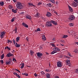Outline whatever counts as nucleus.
Returning a JSON list of instances; mask_svg holds the SVG:
<instances>
[{
    "label": "nucleus",
    "instance_id": "f257e3e1",
    "mask_svg": "<svg viewBox=\"0 0 78 78\" xmlns=\"http://www.w3.org/2000/svg\"><path fill=\"white\" fill-rule=\"evenodd\" d=\"M17 4L16 6L18 9H22L24 7L23 5L20 2H17Z\"/></svg>",
    "mask_w": 78,
    "mask_h": 78
},
{
    "label": "nucleus",
    "instance_id": "f03ea898",
    "mask_svg": "<svg viewBox=\"0 0 78 78\" xmlns=\"http://www.w3.org/2000/svg\"><path fill=\"white\" fill-rule=\"evenodd\" d=\"M6 34V32L4 31L2 32L0 34V36L1 38H3L4 37L5 35Z\"/></svg>",
    "mask_w": 78,
    "mask_h": 78
},
{
    "label": "nucleus",
    "instance_id": "7ed1b4c3",
    "mask_svg": "<svg viewBox=\"0 0 78 78\" xmlns=\"http://www.w3.org/2000/svg\"><path fill=\"white\" fill-rule=\"evenodd\" d=\"M66 63L67 65L70 66L71 64L70 63V59H66Z\"/></svg>",
    "mask_w": 78,
    "mask_h": 78
},
{
    "label": "nucleus",
    "instance_id": "20e7f679",
    "mask_svg": "<svg viewBox=\"0 0 78 78\" xmlns=\"http://www.w3.org/2000/svg\"><path fill=\"white\" fill-rule=\"evenodd\" d=\"M46 25L48 27H51L52 26V23L50 22L49 21H48L46 22Z\"/></svg>",
    "mask_w": 78,
    "mask_h": 78
},
{
    "label": "nucleus",
    "instance_id": "39448f33",
    "mask_svg": "<svg viewBox=\"0 0 78 78\" xmlns=\"http://www.w3.org/2000/svg\"><path fill=\"white\" fill-rule=\"evenodd\" d=\"M62 66V63L61 62H58L57 63V66L58 67H61Z\"/></svg>",
    "mask_w": 78,
    "mask_h": 78
},
{
    "label": "nucleus",
    "instance_id": "423d86ee",
    "mask_svg": "<svg viewBox=\"0 0 78 78\" xmlns=\"http://www.w3.org/2000/svg\"><path fill=\"white\" fill-rule=\"evenodd\" d=\"M71 5L74 7H76L78 5V4L77 3H76L75 2H72V3L71 4Z\"/></svg>",
    "mask_w": 78,
    "mask_h": 78
},
{
    "label": "nucleus",
    "instance_id": "0eeeda50",
    "mask_svg": "<svg viewBox=\"0 0 78 78\" xmlns=\"http://www.w3.org/2000/svg\"><path fill=\"white\" fill-rule=\"evenodd\" d=\"M50 22L55 25H57L58 24L57 22L53 20H51Z\"/></svg>",
    "mask_w": 78,
    "mask_h": 78
},
{
    "label": "nucleus",
    "instance_id": "6e6552de",
    "mask_svg": "<svg viewBox=\"0 0 78 78\" xmlns=\"http://www.w3.org/2000/svg\"><path fill=\"white\" fill-rule=\"evenodd\" d=\"M74 19H75V17L73 15H71L69 18V20H73Z\"/></svg>",
    "mask_w": 78,
    "mask_h": 78
},
{
    "label": "nucleus",
    "instance_id": "1a4fd4ad",
    "mask_svg": "<svg viewBox=\"0 0 78 78\" xmlns=\"http://www.w3.org/2000/svg\"><path fill=\"white\" fill-rule=\"evenodd\" d=\"M53 50L54 51H60V49L58 48L55 47L53 48Z\"/></svg>",
    "mask_w": 78,
    "mask_h": 78
},
{
    "label": "nucleus",
    "instance_id": "9d476101",
    "mask_svg": "<svg viewBox=\"0 0 78 78\" xmlns=\"http://www.w3.org/2000/svg\"><path fill=\"white\" fill-rule=\"evenodd\" d=\"M26 19H28L30 20H31V16L30 15H26Z\"/></svg>",
    "mask_w": 78,
    "mask_h": 78
},
{
    "label": "nucleus",
    "instance_id": "9b49d317",
    "mask_svg": "<svg viewBox=\"0 0 78 78\" xmlns=\"http://www.w3.org/2000/svg\"><path fill=\"white\" fill-rule=\"evenodd\" d=\"M7 56L9 57L11 56H13V55L11 53H9L7 55Z\"/></svg>",
    "mask_w": 78,
    "mask_h": 78
},
{
    "label": "nucleus",
    "instance_id": "f8f14e48",
    "mask_svg": "<svg viewBox=\"0 0 78 78\" xmlns=\"http://www.w3.org/2000/svg\"><path fill=\"white\" fill-rule=\"evenodd\" d=\"M42 54L38 52L37 53V55L38 57H41L42 56Z\"/></svg>",
    "mask_w": 78,
    "mask_h": 78
},
{
    "label": "nucleus",
    "instance_id": "ddd939ff",
    "mask_svg": "<svg viewBox=\"0 0 78 78\" xmlns=\"http://www.w3.org/2000/svg\"><path fill=\"white\" fill-rule=\"evenodd\" d=\"M22 25L24 27H26V28H28V25H27L26 24L24 23H22Z\"/></svg>",
    "mask_w": 78,
    "mask_h": 78
},
{
    "label": "nucleus",
    "instance_id": "4468645a",
    "mask_svg": "<svg viewBox=\"0 0 78 78\" xmlns=\"http://www.w3.org/2000/svg\"><path fill=\"white\" fill-rule=\"evenodd\" d=\"M17 9H12V12L14 13H16L17 12Z\"/></svg>",
    "mask_w": 78,
    "mask_h": 78
},
{
    "label": "nucleus",
    "instance_id": "2eb2a0df",
    "mask_svg": "<svg viewBox=\"0 0 78 78\" xmlns=\"http://www.w3.org/2000/svg\"><path fill=\"white\" fill-rule=\"evenodd\" d=\"M45 75L47 78H50V75L49 74L47 73Z\"/></svg>",
    "mask_w": 78,
    "mask_h": 78
},
{
    "label": "nucleus",
    "instance_id": "dca6fc26",
    "mask_svg": "<svg viewBox=\"0 0 78 78\" xmlns=\"http://www.w3.org/2000/svg\"><path fill=\"white\" fill-rule=\"evenodd\" d=\"M51 14L50 12H48L47 13L46 16H48V17H51Z\"/></svg>",
    "mask_w": 78,
    "mask_h": 78
},
{
    "label": "nucleus",
    "instance_id": "f3484780",
    "mask_svg": "<svg viewBox=\"0 0 78 78\" xmlns=\"http://www.w3.org/2000/svg\"><path fill=\"white\" fill-rule=\"evenodd\" d=\"M28 5H29L30 6H34L35 7V5H34L33 4V3H32L31 2H29L28 3Z\"/></svg>",
    "mask_w": 78,
    "mask_h": 78
},
{
    "label": "nucleus",
    "instance_id": "a211bd4d",
    "mask_svg": "<svg viewBox=\"0 0 78 78\" xmlns=\"http://www.w3.org/2000/svg\"><path fill=\"white\" fill-rule=\"evenodd\" d=\"M21 65V66L20 67V68L21 69H23L24 68L25 65L24 64V63H21V64H20V65Z\"/></svg>",
    "mask_w": 78,
    "mask_h": 78
},
{
    "label": "nucleus",
    "instance_id": "6ab92c4d",
    "mask_svg": "<svg viewBox=\"0 0 78 78\" xmlns=\"http://www.w3.org/2000/svg\"><path fill=\"white\" fill-rule=\"evenodd\" d=\"M68 7L70 11L71 12H72L73 11V9L69 5H68Z\"/></svg>",
    "mask_w": 78,
    "mask_h": 78
},
{
    "label": "nucleus",
    "instance_id": "aec40b11",
    "mask_svg": "<svg viewBox=\"0 0 78 78\" xmlns=\"http://www.w3.org/2000/svg\"><path fill=\"white\" fill-rule=\"evenodd\" d=\"M15 45H16V47H17V48L20 47L21 46V45L17 44V43H16Z\"/></svg>",
    "mask_w": 78,
    "mask_h": 78
},
{
    "label": "nucleus",
    "instance_id": "412c9836",
    "mask_svg": "<svg viewBox=\"0 0 78 78\" xmlns=\"http://www.w3.org/2000/svg\"><path fill=\"white\" fill-rule=\"evenodd\" d=\"M49 1L53 4L55 3V0H49Z\"/></svg>",
    "mask_w": 78,
    "mask_h": 78
},
{
    "label": "nucleus",
    "instance_id": "4be33fe9",
    "mask_svg": "<svg viewBox=\"0 0 78 78\" xmlns=\"http://www.w3.org/2000/svg\"><path fill=\"white\" fill-rule=\"evenodd\" d=\"M3 5H4V2H3V1L0 2V5L1 6H3Z\"/></svg>",
    "mask_w": 78,
    "mask_h": 78
},
{
    "label": "nucleus",
    "instance_id": "5701e85b",
    "mask_svg": "<svg viewBox=\"0 0 78 78\" xmlns=\"http://www.w3.org/2000/svg\"><path fill=\"white\" fill-rule=\"evenodd\" d=\"M41 31V29H40L39 28H38L37 30H35V32H38V31Z\"/></svg>",
    "mask_w": 78,
    "mask_h": 78
},
{
    "label": "nucleus",
    "instance_id": "b1692460",
    "mask_svg": "<svg viewBox=\"0 0 78 78\" xmlns=\"http://www.w3.org/2000/svg\"><path fill=\"white\" fill-rule=\"evenodd\" d=\"M20 39V37H18L16 38V41L17 42H18L19 41Z\"/></svg>",
    "mask_w": 78,
    "mask_h": 78
},
{
    "label": "nucleus",
    "instance_id": "393cba45",
    "mask_svg": "<svg viewBox=\"0 0 78 78\" xmlns=\"http://www.w3.org/2000/svg\"><path fill=\"white\" fill-rule=\"evenodd\" d=\"M30 53L31 55H33V54L34 53V52H33V51H30Z\"/></svg>",
    "mask_w": 78,
    "mask_h": 78
},
{
    "label": "nucleus",
    "instance_id": "a878e982",
    "mask_svg": "<svg viewBox=\"0 0 78 78\" xmlns=\"http://www.w3.org/2000/svg\"><path fill=\"white\" fill-rule=\"evenodd\" d=\"M5 49H7L9 51H10L11 50V48L10 47H9L8 46H7L6 47H5Z\"/></svg>",
    "mask_w": 78,
    "mask_h": 78
},
{
    "label": "nucleus",
    "instance_id": "bb28decb",
    "mask_svg": "<svg viewBox=\"0 0 78 78\" xmlns=\"http://www.w3.org/2000/svg\"><path fill=\"white\" fill-rule=\"evenodd\" d=\"M57 52L56 51H53L52 52H51V54L53 55Z\"/></svg>",
    "mask_w": 78,
    "mask_h": 78
},
{
    "label": "nucleus",
    "instance_id": "cd10ccee",
    "mask_svg": "<svg viewBox=\"0 0 78 78\" xmlns=\"http://www.w3.org/2000/svg\"><path fill=\"white\" fill-rule=\"evenodd\" d=\"M74 52L76 53H78V49H75L74 51Z\"/></svg>",
    "mask_w": 78,
    "mask_h": 78
},
{
    "label": "nucleus",
    "instance_id": "c85d7f7f",
    "mask_svg": "<svg viewBox=\"0 0 78 78\" xmlns=\"http://www.w3.org/2000/svg\"><path fill=\"white\" fill-rule=\"evenodd\" d=\"M47 6H48V7H51V3H49L48 4H47Z\"/></svg>",
    "mask_w": 78,
    "mask_h": 78
},
{
    "label": "nucleus",
    "instance_id": "c756f323",
    "mask_svg": "<svg viewBox=\"0 0 78 78\" xmlns=\"http://www.w3.org/2000/svg\"><path fill=\"white\" fill-rule=\"evenodd\" d=\"M15 19H16L15 17L13 18L12 20H11V22H13L14 21V20Z\"/></svg>",
    "mask_w": 78,
    "mask_h": 78
},
{
    "label": "nucleus",
    "instance_id": "7c9ffc66",
    "mask_svg": "<svg viewBox=\"0 0 78 78\" xmlns=\"http://www.w3.org/2000/svg\"><path fill=\"white\" fill-rule=\"evenodd\" d=\"M64 58H68V59H69L70 58L68 56H66V55H64Z\"/></svg>",
    "mask_w": 78,
    "mask_h": 78
},
{
    "label": "nucleus",
    "instance_id": "2f4dec72",
    "mask_svg": "<svg viewBox=\"0 0 78 78\" xmlns=\"http://www.w3.org/2000/svg\"><path fill=\"white\" fill-rule=\"evenodd\" d=\"M4 54H3L1 56V59H3V58H4Z\"/></svg>",
    "mask_w": 78,
    "mask_h": 78
},
{
    "label": "nucleus",
    "instance_id": "473e14b6",
    "mask_svg": "<svg viewBox=\"0 0 78 78\" xmlns=\"http://www.w3.org/2000/svg\"><path fill=\"white\" fill-rule=\"evenodd\" d=\"M50 45L52 46V47H55V44H54L53 43H51L50 44Z\"/></svg>",
    "mask_w": 78,
    "mask_h": 78
},
{
    "label": "nucleus",
    "instance_id": "72a5a7b5",
    "mask_svg": "<svg viewBox=\"0 0 78 78\" xmlns=\"http://www.w3.org/2000/svg\"><path fill=\"white\" fill-rule=\"evenodd\" d=\"M69 26H70V27H73V23H70L69 24Z\"/></svg>",
    "mask_w": 78,
    "mask_h": 78
},
{
    "label": "nucleus",
    "instance_id": "f704fd0d",
    "mask_svg": "<svg viewBox=\"0 0 78 78\" xmlns=\"http://www.w3.org/2000/svg\"><path fill=\"white\" fill-rule=\"evenodd\" d=\"M42 39L44 40H46V38H45V36L44 35L42 36Z\"/></svg>",
    "mask_w": 78,
    "mask_h": 78
},
{
    "label": "nucleus",
    "instance_id": "c9c22d12",
    "mask_svg": "<svg viewBox=\"0 0 78 78\" xmlns=\"http://www.w3.org/2000/svg\"><path fill=\"white\" fill-rule=\"evenodd\" d=\"M9 9H11L13 7L12 6V5H10L9 6Z\"/></svg>",
    "mask_w": 78,
    "mask_h": 78
},
{
    "label": "nucleus",
    "instance_id": "e433bc0d",
    "mask_svg": "<svg viewBox=\"0 0 78 78\" xmlns=\"http://www.w3.org/2000/svg\"><path fill=\"white\" fill-rule=\"evenodd\" d=\"M36 17H39V13H37L36 15Z\"/></svg>",
    "mask_w": 78,
    "mask_h": 78
},
{
    "label": "nucleus",
    "instance_id": "4c0bfd02",
    "mask_svg": "<svg viewBox=\"0 0 78 78\" xmlns=\"http://www.w3.org/2000/svg\"><path fill=\"white\" fill-rule=\"evenodd\" d=\"M77 35H73V37L74 38H77Z\"/></svg>",
    "mask_w": 78,
    "mask_h": 78
},
{
    "label": "nucleus",
    "instance_id": "58836bf2",
    "mask_svg": "<svg viewBox=\"0 0 78 78\" xmlns=\"http://www.w3.org/2000/svg\"><path fill=\"white\" fill-rule=\"evenodd\" d=\"M68 37V36L67 35H64L63 36L62 38H65L67 37Z\"/></svg>",
    "mask_w": 78,
    "mask_h": 78
},
{
    "label": "nucleus",
    "instance_id": "ea45409f",
    "mask_svg": "<svg viewBox=\"0 0 78 78\" xmlns=\"http://www.w3.org/2000/svg\"><path fill=\"white\" fill-rule=\"evenodd\" d=\"M20 14L22 15H23L25 14V12H20Z\"/></svg>",
    "mask_w": 78,
    "mask_h": 78
},
{
    "label": "nucleus",
    "instance_id": "a19ab883",
    "mask_svg": "<svg viewBox=\"0 0 78 78\" xmlns=\"http://www.w3.org/2000/svg\"><path fill=\"white\" fill-rule=\"evenodd\" d=\"M75 72L76 73H78V69H77L75 70Z\"/></svg>",
    "mask_w": 78,
    "mask_h": 78
},
{
    "label": "nucleus",
    "instance_id": "79ce46f5",
    "mask_svg": "<svg viewBox=\"0 0 78 78\" xmlns=\"http://www.w3.org/2000/svg\"><path fill=\"white\" fill-rule=\"evenodd\" d=\"M40 73H41V74H42L43 75H44L45 74V73L43 71H42V72H41Z\"/></svg>",
    "mask_w": 78,
    "mask_h": 78
},
{
    "label": "nucleus",
    "instance_id": "37998d69",
    "mask_svg": "<svg viewBox=\"0 0 78 78\" xmlns=\"http://www.w3.org/2000/svg\"><path fill=\"white\" fill-rule=\"evenodd\" d=\"M24 75H25L26 76H28V74L26 73H24Z\"/></svg>",
    "mask_w": 78,
    "mask_h": 78
},
{
    "label": "nucleus",
    "instance_id": "c03bdc74",
    "mask_svg": "<svg viewBox=\"0 0 78 78\" xmlns=\"http://www.w3.org/2000/svg\"><path fill=\"white\" fill-rule=\"evenodd\" d=\"M72 33L74 35V34H76V32H73V31H72Z\"/></svg>",
    "mask_w": 78,
    "mask_h": 78
},
{
    "label": "nucleus",
    "instance_id": "a18cd8bd",
    "mask_svg": "<svg viewBox=\"0 0 78 78\" xmlns=\"http://www.w3.org/2000/svg\"><path fill=\"white\" fill-rule=\"evenodd\" d=\"M17 31V29L16 28V29L15 30V32L16 33V34Z\"/></svg>",
    "mask_w": 78,
    "mask_h": 78
},
{
    "label": "nucleus",
    "instance_id": "49530a36",
    "mask_svg": "<svg viewBox=\"0 0 78 78\" xmlns=\"http://www.w3.org/2000/svg\"><path fill=\"white\" fill-rule=\"evenodd\" d=\"M42 4V3L41 2H39L38 3V5H39V6H40V5H41Z\"/></svg>",
    "mask_w": 78,
    "mask_h": 78
},
{
    "label": "nucleus",
    "instance_id": "de8ad7c7",
    "mask_svg": "<svg viewBox=\"0 0 78 78\" xmlns=\"http://www.w3.org/2000/svg\"><path fill=\"white\" fill-rule=\"evenodd\" d=\"M9 62H7L6 63V65H9Z\"/></svg>",
    "mask_w": 78,
    "mask_h": 78
},
{
    "label": "nucleus",
    "instance_id": "09e8293b",
    "mask_svg": "<svg viewBox=\"0 0 78 78\" xmlns=\"http://www.w3.org/2000/svg\"><path fill=\"white\" fill-rule=\"evenodd\" d=\"M0 62H1L2 63V64H3V63L4 62H3V60H1V61H0Z\"/></svg>",
    "mask_w": 78,
    "mask_h": 78
},
{
    "label": "nucleus",
    "instance_id": "8fccbe9b",
    "mask_svg": "<svg viewBox=\"0 0 78 78\" xmlns=\"http://www.w3.org/2000/svg\"><path fill=\"white\" fill-rule=\"evenodd\" d=\"M67 55L68 56H69L70 57H72V55H71V54H70V53L68 54H67Z\"/></svg>",
    "mask_w": 78,
    "mask_h": 78
},
{
    "label": "nucleus",
    "instance_id": "3c124183",
    "mask_svg": "<svg viewBox=\"0 0 78 78\" xmlns=\"http://www.w3.org/2000/svg\"><path fill=\"white\" fill-rule=\"evenodd\" d=\"M34 76H37V74H36V73H35L34 74Z\"/></svg>",
    "mask_w": 78,
    "mask_h": 78
},
{
    "label": "nucleus",
    "instance_id": "603ef678",
    "mask_svg": "<svg viewBox=\"0 0 78 78\" xmlns=\"http://www.w3.org/2000/svg\"><path fill=\"white\" fill-rule=\"evenodd\" d=\"M74 1H75L76 3H78V1H77V0H74Z\"/></svg>",
    "mask_w": 78,
    "mask_h": 78
},
{
    "label": "nucleus",
    "instance_id": "864d4df0",
    "mask_svg": "<svg viewBox=\"0 0 78 78\" xmlns=\"http://www.w3.org/2000/svg\"><path fill=\"white\" fill-rule=\"evenodd\" d=\"M55 40V38L54 37L52 39V41H54Z\"/></svg>",
    "mask_w": 78,
    "mask_h": 78
},
{
    "label": "nucleus",
    "instance_id": "5fc2aeb1",
    "mask_svg": "<svg viewBox=\"0 0 78 78\" xmlns=\"http://www.w3.org/2000/svg\"><path fill=\"white\" fill-rule=\"evenodd\" d=\"M8 43H12V41H9V40L8 41Z\"/></svg>",
    "mask_w": 78,
    "mask_h": 78
},
{
    "label": "nucleus",
    "instance_id": "6e6d98bb",
    "mask_svg": "<svg viewBox=\"0 0 78 78\" xmlns=\"http://www.w3.org/2000/svg\"><path fill=\"white\" fill-rule=\"evenodd\" d=\"M26 40L27 41H29V38L28 37H27Z\"/></svg>",
    "mask_w": 78,
    "mask_h": 78
},
{
    "label": "nucleus",
    "instance_id": "4d7b16f0",
    "mask_svg": "<svg viewBox=\"0 0 78 78\" xmlns=\"http://www.w3.org/2000/svg\"><path fill=\"white\" fill-rule=\"evenodd\" d=\"M13 74H14V75H16L17 74V73H14Z\"/></svg>",
    "mask_w": 78,
    "mask_h": 78
},
{
    "label": "nucleus",
    "instance_id": "13d9d810",
    "mask_svg": "<svg viewBox=\"0 0 78 78\" xmlns=\"http://www.w3.org/2000/svg\"><path fill=\"white\" fill-rule=\"evenodd\" d=\"M15 70H16L18 71V72H20V71L19 70H18V69H15Z\"/></svg>",
    "mask_w": 78,
    "mask_h": 78
},
{
    "label": "nucleus",
    "instance_id": "bf43d9fd",
    "mask_svg": "<svg viewBox=\"0 0 78 78\" xmlns=\"http://www.w3.org/2000/svg\"><path fill=\"white\" fill-rule=\"evenodd\" d=\"M23 35L22 34H20V36L22 37Z\"/></svg>",
    "mask_w": 78,
    "mask_h": 78
},
{
    "label": "nucleus",
    "instance_id": "052dcab7",
    "mask_svg": "<svg viewBox=\"0 0 78 78\" xmlns=\"http://www.w3.org/2000/svg\"><path fill=\"white\" fill-rule=\"evenodd\" d=\"M55 78H59L58 76H56L55 77Z\"/></svg>",
    "mask_w": 78,
    "mask_h": 78
},
{
    "label": "nucleus",
    "instance_id": "680f3d73",
    "mask_svg": "<svg viewBox=\"0 0 78 78\" xmlns=\"http://www.w3.org/2000/svg\"><path fill=\"white\" fill-rule=\"evenodd\" d=\"M46 71L47 72H48V71H49V70L48 69H46Z\"/></svg>",
    "mask_w": 78,
    "mask_h": 78
},
{
    "label": "nucleus",
    "instance_id": "e2e57ef3",
    "mask_svg": "<svg viewBox=\"0 0 78 78\" xmlns=\"http://www.w3.org/2000/svg\"><path fill=\"white\" fill-rule=\"evenodd\" d=\"M19 78H20V76L19 75L17 76Z\"/></svg>",
    "mask_w": 78,
    "mask_h": 78
},
{
    "label": "nucleus",
    "instance_id": "0e129e2a",
    "mask_svg": "<svg viewBox=\"0 0 78 78\" xmlns=\"http://www.w3.org/2000/svg\"><path fill=\"white\" fill-rule=\"evenodd\" d=\"M55 4H58V2L57 1H56V2Z\"/></svg>",
    "mask_w": 78,
    "mask_h": 78
},
{
    "label": "nucleus",
    "instance_id": "69168bd1",
    "mask_svg": "<svg viewBox=\"0 0 78 78\" xmlns=\"http://www.w3.org/2000/svg\"><path fill=\"white\" fill-rule=\"evenodd\" d=\"M16 75L17 76H19V74H18L17 73L16 74Z\"/></svg>",
    "mask_w": 78,
    "mask_h": 78
},
{
    "label": "nucleus",
    "instance_id": "338daca9",
    "mask_svg": "<svg viewBox=\"0 0 78 78\" xmlns=\"http://www.w3.org/2000/svg\"><path fill=\"white\" fill-rule=\"evenodd\" d=\"M13 42H14V44H15V41L14 40H13Z\"/></svg>",
    "mask_w": 78,
    "mask_h": 78
},
{
    "label": "nucleus",
    "instance_id": "774afa93",
    "mask_svg": "<svg viewBox=\"0 0 78 78\" xmlns=\"http://www.w3.org/2000/svg\"><path fill=\"white\" fill-rule=\"evenodd\" d=\"M76 44H77L78 45V42H77L76 43Z\"/></svg>",
    "mask_w": 78,
    "mask_h": 78
}]
</instances>
